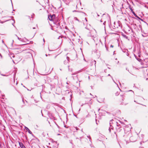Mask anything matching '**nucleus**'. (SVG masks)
Masks as SVG:
<instances>
[{"label": "nucleus", "instance_id": "obj_1", "mask_svg": "<svg viewBox=\"0 0 148 148\" xmlns=\"http://www.w3.org/2000/svg\"><path fill=\"white\" fill-rule=\"evenodd\" d=\"M110 127H109V130H113L114 128V127L116 125L118 126V123L113 119L110 121Z\"/></svg>", "mask_w": 148, "mask_h": 148}, {"label": "nucleus", "instance_id": "obj_2", "mask_svg": "<svg viewBox=\"0 0 148 148\" xmlns=\"http://www.w3.org/2000/svg\"><path fill=\"white\" fill-rule=\"evenodd\" d=\"M112 27L114 29L118 28L119 27L121 28L120 22L118 21L117 22H114Z\"/></svg>", "mask_w": 148, "mask_h": 148}, {"label": "nucleus", "instance_id": "obj_3", "mask_svg": "<svg viewBox=\"0 0 148 148\" xmlns=\"http://www.w3.org/2000/svg\"><path fill=\"white\" fill-rule=\"evenodd\" d=\"M55 15L54 14H53V15H50L48 16V18L50 21H52L55 18Z\"/></svg>", "mask_w": 148, "mask_h": 148}, {"label": "nucleus", "instance_id": "obj_4", "mask_svg": "<svg viewBox=\"0 0 148 148\" xmlns=\"http://www.w3.org/2000/svg\"><path fill=\"white\" fill-rule=\"evenodd\" d=\"M130 140L132 142H134L136 140V138L134 136H131L130 138Z\"/></svg>", "mask_w": 148, "mask_h": 148}, {"label": "nucleus", "instance_id": "obj_5", "mask_svg": "<svg viewBox=\"0 0 148 148\" xmlns=\"http://www.w3.org/2000/svg\"><path fill=\"white\" fill-rule=\"evenodd\" d=\"M19 144L21 148H26L25 146L22 143L19 142Z\"/></svg>", "mask_w": 148, "mask_h": 148}, {"label": "nucleus", "instance_id": "obj_6", "mask_svg": "<svg viewBox=\"0 0 148 148\" xmlns=\"http://www.w3.org/2000/svg\"><path fill=\"white\" fill-rule=\"evenodd\" d=\"M12 17H8V19H7L6 20L4 21H0V23H4L5 22H6V21H8L11 19H12Z\"/></svg>", "mask_w": 148, "mask_h": 148}, {"label": "nucleus", "instance_id": "obj_7", "mask_svg": "<svg viewBox=\"0 0 148 148\" xmlns=\"http://www.w3.org/2000/svg\"><path fill=\"white\" fill-rule=\"evenodd\" d=\"M92 32L95 33L96 32V31L95 29H93L90 32L91 33V36H93L94 35L92 34Z\"/></svg>", "mask_w": 148, "mask_h": 148}, {"label": "nucleus", "instance_id": "obj_8", "mask_svg": "<svg viewBox=\"0 0 148 148\" xmlns=\"http://www.w3.org/2000/svg\"><path fill=\"white\" fill-rule=\"evenodd\" d=\"M10 57L11 58H14V55L13 54H10Z\"/></svg>", "mask_w": 148, "mask_h": 148}, {"label": "nucleus", "instance_id": "obj_9", "mask_svg": "<svg viewBox=\"0 0 148 148\" xmlns=\"http://www.w3.org/2000/svg\"><path fill=\"white\" fill-rule=\"evenodd\" d=\"M119 94V93L118 92H117L116 93H115V95L116 96H118Z\"/></svg>", "mask_w": 148, "mask_h": 148}, {"label": "nucleus", "instance_id": "obj_10", "mask_svg": "<svg viewBox=\"0 0 148 148\" xmlns=\"http://www.w3.org/2000/svg\"><path fill=\"white\" fill-rule=\"evenodd\" d=\"M27 131L30 134H32V133L30 131V130H27Z\"/></svg>", "mask_w": 148, "mask_h": 148}, {"label": "nucleus", "instance_id": "obj_11", "mask_svg": "<svg viewBox=\"0 0 148 148\" xmlns=\"http://www.w3.org/2000/svg\"><path fill=\"white\" fill-rule=\"evenodd\" d=\"M123 36L124 37L126 38V39L127 38V36L125 35H123Z\"/></svg>", "mask_w": 148, "mask_h": 148}, {"label": "nucleus", "instance_id": "obj_12", "mask_svg": "<svg viewBox=\"0 0 148 148\" xmlns=\"http://www.w3.org/2000/svg\"><path fill=\"white\" fill-rule=\"evenodd\" d=\"M64 64H67L68 63V62L67 61H65L64 62Z\"/></svg>", "mask_w": 148, "mask_h": 148}, {"label": "nucleus", "instance_id": "obj_13", "mask_svg": "<svg viewBox=\"0 0 148 148\" xmlns=\"http://www.w3.org/2000/svg\"><path fill=\"white\" fill-rule=\"evenodd\" d=\"M78 72H75L74 73H73L72 74V75H75L77 73H78Z\"/></svg>", "mask_w": 148, "mask_h": 148}, {"label": "nucleus", "instance_id": "obj_14", "mask_svg": "<svg viewBox=\"0 0 148 148\" xmlns=\"http://www.w3.org/2000/svg\"><path fill=\"white\" fill-rule=\"evenodd\" d=\"M92 62H95V64L96 63V61H95V60H93V61H92Z\"/></svg>", "mask_w": 148, "mask_h": 148}, {"label": "nucleus", "instance_id": "obj_15", "mask_svg": "<svg viewBox=\"0 0 148 148\" xmlns=\"http://www.w3.org/2000/svg\"><path fill=\"white\" fill-rule=\"evenodd\" d=\"M17 38H18V39L19 40H20V41H22V39L21 38H20L18 37H17Z\"/></svg>", "mask_w": 148, "mask_h": 148}, {"label": "nucleus", "instance_id": "obj_16", "mask_svg": "<svg viewBox=\"0 0 148 148\" xmlns=\"http://www.w3.org/2000/svg\"><path fill=\"white\" fill-rule=\"evenodd\" d=\"M67 59V61L68 62V61L69 60V58L68 57H67L66 58Z\"/></svg>", "mask_w": 148, "mask_h": 148}, {"label": "nucleus", "instance_id": "obj_17", "mask_svg": "<svg viewBox=\"0 0 148 148\" xmlns=\"http://www.w3.org/2000/svg\"><path fill=\"white\" fill-rule=\"evenodd\" d=\"M74 19L76 20H77L78 21H79L77 19V18L76 17L74 18Z\"/></svg>", "mask_w": 148, "mask_h": 148}, {"label": "nucleus", "instance_id": "obj_18", "mask_svg": "<svg viewBox=\"0 0 148 148\" xmlns=\"http://www.w3.org/2000/svg\"><path fill=\"white\" fill-rule=\"evenodd\" d=\"M95 14V15H97V16H99V14H98L97 13H96Z\"/></svg>", "mask_w": 148, "mask_h": 148}, {"label": "nucleus", "instance_id": "obj_19", "mask_svg": "<svg viewBox=\"0 0 148 148\" xmlns=\"http://www.w3.org/2000/svg\"><path fill=\"white\" fill-rule=\"evenodd\" d=\"M106 21H104L103 23V24L104 25H105V23H106Z\"/></svg>", "mask_w": 148, "mask_h": 148}, {"label": "nucleus", "instance_id": "obj_20", "mask_svg": "<svg viewBox=\"0 0 148 148\" xmlns=\"http://www.w3.org/2000/svg\"><path fill=\"white\" fill-rule=\"evenodd\" d=\"M25 127V129H26V130H29V129L28 128H27V127Z\"/></svg>", "mask_w": 148, "mask_h": 148}, {"label": "nucleus", "instance_id": "obj_21", "mask_svg": "<svg viewBox=\"0 0 148 148\" xmlns=\"http://www.w3.org/2000/svg\"><path fill=\"white\" fill-rule=\"evenodd\" d=\"M69 71H72V69H70L69 68Z\"/></svg>", "mask_w": 148, "mask_h": 148}, {"label": "nucleus", "instance_id": "obj_22", "mask_svg": "<svg viewBox=\"0 0 148 148\" xmlns=\"http://www.w3.org/2000/svg\"><path fill=\"white\" fill-rule=\"evenodd\" d=\"M110 47H113V46L112 45H110Z\"/></svg>", "mask_w": 148, "mask_h": 148}, {"label": "nucleus", "instance_id": "obj_23", "mask_svg": "<svg viewBox=\"0 0 148 148\" xmlns=\"http://www.w3.org/2000/svg\"><path fill=\"white\" fill-rule=\"evenodd\" d=\"M85 20L86 21V22H87V19H86V18H85Z\"/></svg>", "mask_w": 148, "mask_h": 148}, {"label": "nucleus", "instance_id": "obj_24", "mask_svg": "<svg viewBox=\"0 0 148 148\" xmlns=\"http://www.w3.org/2000/svg\"><path fill=\"white\" fill-rule=\"evenodd\" d=\"M48 49H49V51H53L52 50H50V49H49V47L48 48Z\"/></svg>", "mask_w": 148, "mask_h": 148}, {"label": "nucleus", "instance_id": "obj_25", "mask_svg": "<svg viewBox=\"0 0 148 148\" xmlns=\"http://www.w3.org/2000/svg\"><path fill=\"white\" fill-rule=\"evenodd\" d=\"M22 101H23V103H24V99H23Z\"/></svg>", "mask_w": 148, "mask_h": 148}, {"label": "nucleus", "instance_id": "obj_26", "mask_svg": "<svg viewBox=\"0 0 148 148\" xmlns=\"http://www.w3.org/2000/svg\"><path fill=\"white\" fill-rule=\"evenodd\" d=\"M108 114H110V113L109 112H106Z\"/></svg>", "mask_w": 148, "mask_h": 148}, {"label": "nucleus", "instance_id": "obj_27", "mask_svg": "<svg viewBox=\"0 0 148 148\" xmlns=\"http://www.w3.org/2000/svg\"><path fill=\"white\" fill-rule=\"evenodd\" d=\"M102 19H101V22H102V21H102Z\"/></svg>", "mask_w": 148, "mask_h": 148}, {"label": "nucleus", "instance_id": "obj_28", "mask_svg": "<svg viewBox=\"0 0 148 148\" xmlns=\"http://www.w3.org/2000/svg\"><path fill=\"white\" fill-rule=\"evenodd\" d=\"M133 13V14H134V15H136L135 14L134 12V13Z\"/></svg>", "mask_w": 148, "mask_h": 148}, {"label": "nucleus", "instance_id": "obj_29", "mask_svg": "<svg viewBox=\"0 0 148 148\" xmlns=\"http://www.w3.org/2000/svg\"><path fill=\"white\" fill-rule=\"evenodd\" d=\"M133 13V14H134V15H136L135 14L134 12V13Z\"/></svg>", "mask_w": 148, "mask_h": 148}, {"label": "nucleus", "instance_id": "obj_30", "mask_svg": "<svg viewBox=\"0 0 148 148\" xmlns=\"http://www.w3.org/2000/svg\"><path fill=\"white\" fill-rule=\"evenodd\" d=\"M1 75H2V76H5V75H3V74H1Z\"/></svg>", "mask_w": 148, "mask_h": 148}, {"label": "nucleus", "instance_id": "obj_31", "mask_svg": "<svg viewBox=\"0 0 148 148\" xmlns=\"http://www.w3.org/2000/svg\"><path fill=\"white\" fill-rule=\"evenodd\" d=\"M43 40L44 42H45V40H44V39H43Z\"/></svg>", "mask_w": 148, "mask_h": 148}, {"label": "nucleus", "instance_id": "obj_32", "mask_svg": "<svg viewBox=\"0 0 148 148\" xmlns=\"http://www.w3.org/2000/svg\"><path fill=\"white\" fill-rule=\"evenodd\" d=\"M45 56H47V54H45Z\"/></svg>", "mask_w": 148, "mask_h": 148}, {"label": "nucleus", "instance_id": "obj_33", "mask_svg": "<svg viewBox=\"0 0 148 148\" xmlns=\"http://www.w3.org/2000/svg\"><path fill=\"white\" fill-rule=\"evenodd\" d=\"M33 29H35V27H33Z\"/></svg>", "mask_w": 148, "mask_h": 148}, {"label": "nucleus", "instance_id": "obj_34", "mask_svg": "<svg viewBox=\"0 0 148 148\" xmlns=\"http://www.w3.org/2000/svg\"><path fill=\"white\" fill-rule=\"evenodd\" d=\"M116 129H119V128H116Z\"/></svg>", "mask_w": 148, "mask_h": 148}, {"label": "nucleus", "instance_id": "obj_35", "mask_svg": "<svg viewBox=\"0 0 148 148\" xmlns=\"http://www.w3.org/2000/svg\"><path fill=\"white\" fill-rule=\"evenodd\" d=\"M60 135V134H57V135Z\"/></svg>", "mask_w": 148, "mask_h": 148}, {"label": "nucleus", "instance_id": "obj_36", "mask_svg": "<svg viewBox=\"0 0 148 148\" xmlns=\"http://www.w3.org/2000/svg\"><path fill=\"white\" fill-rule=\"evenodd\" d=\"M108 76H110V74H108Z\"/></svg>", "mask_w": 148, "mask_h": 148}, {"label": "nucleus", "instance_id": "obj_37", "mask_svg": "<svg viewBox=\"0 0 148 148\" xmlns=\"http://www.w3.org/2000/svg\"><path fill=\"white\" fill-rule=\"evenodd\" d=\"M109 131H110V132L111 130H110Z\"/></svg>", "mask_w": 148, "mask_h": 148}, {"label": "nucleus", "instance_id": "obj_38", "mask_svg": "<svg viewBox=\"0 0 148 148\" xmlns=\"http://www.w3.org/2000/svg\"><path fill=\"white\" fill-rule=\"evenodd\" d=\"M25 101L26 102H27V101L25 100Z\"/></svg>", "mask_w": 148, "mask_h": 148}, {"label": "nucleus", "instance_id": "obj_39", "mask_svg": "<svg viewBox=\"0 0 148 148\" xmlns=\"http://www.w3.org/2000/svg\"><path fill=\"white\" fill-rule=\"evenodd\" d=\"M100 110V109H99V110H98V111H99Z\"/></svg>", "mask_w": 148, "mask_h": 148}, {"label": "nucleus", "instance_id": "obj_40", "mask_svg": "<svg viewBox=\"0 0 148 148\" xmlns=\"http://www.w3.org/2000/svg\"><path fill=\"white\" fill-rule=\"evenodd\" d=\"M90 95H92L91 94V93H90Z\"/></svg>", "mask_w": 148, "mask_h": 148}, {"label": "nucleus", "instance_id": "obj_41", "mask_svg": "<svg viewBox=\"0 0 148 148\" xmlns=\"http://www.w3.org/2000/svg\"><path fill=\"white\" fill-rule=\"evenodd\" d=\"M112 79L113 80H114V79Z\"/></svg>", "mask_w": 148, "mask_h": 148}, {"label": "nucleus", "instance_id": "obj_42", "mask_svg": "<svg viewBox=\"0 0 148 148\" xmlns=\"http://www.w3.org/2000/svg\"><path fill=\"white\" fill-rule=\"evenodd\" d=\"M112 79L113 80H114V79Z\"/></svg>", "mask_w": 148, "mask_h": 148}, {"label": "nucleus", "instance_id": "obj_43", "mask_svg": "<svg viewBox=\"0 0 148 148\" xmlns=\"http://www.w3.org/2000/svg\"><path fill=\"white\" fill-rule=\"evenodd\" d=\"M112 79L113 80H114V79Z\"/></svg>", "mask_w": 148, "mask_h": 148}, {"label": "nucleus", "instance_id": "obj_44", "mask_svg": "<svg viewBox=\"0 0 148 148\" xmlns=\"http://www.w3.org/2000/svg\"><path fill=\"white\" fill-rule=\"evenodd\" d=\"M3 42V41H2V42Z\"/></svg>", "mask_w": 148, "mask_h": 148}]
</instances>
